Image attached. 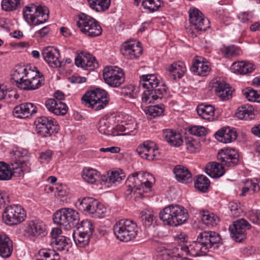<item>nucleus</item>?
Here are the masks:
<instances>
[{
	"instance_id": "nucleus-1",
	"label": "nucleus",
	"mask_w": 260,
	"mask_h": 260,
	"mask_svg": "<svg viewBox=\"0 0 260 260\" xmlns=\"http://www.w3.org/2000/svg\"><path fill=\"white\" fill-rule=\"evenodd\" d=\"M221 241L219 235L213 231H204L200 233L197 241L193 242L188 246H182L181 250L186 254L192 256L205 255L209 249L218 244Z\"/></svg>"
},
{
	"instance_id": "nucleus-2",
	"label": "nucleus",
	"mask_w": 260,
	"mask_h": 260,
	"mask_svg": "<svg viewBox=\"0 0 260 260\" xmlns=\"http://www.w3.org/2000/svg\"><path fill=\"white\" fill-rule=\"evenodd\" d=\"M139 86L146 89L142 95V101L146 104L153 103L158 99H161L167 89L165 84H160L154 74L141 76L140 77Z\"/></svg>"
},
{
	"instance_id": "nucleus-3",
	"label": "nucleus",
	"mask_w": 260,
	"mask_h": 260,
	"mask_svg": "<svg viewBox=\"0 0 260 260\" xmlns=\"http://www.w3.org/2000/svg\"><path fill=\"white\" fill-rule=\"evenodd\" d=\"M159 215L165 224L172 226L181 225L188 219L186 210L183 206L177 204L166 207L160 212Z\"/></svg>"
},
{
	"instance_id": "nucleus-4",
	"label": "nucleus",
	"mask_w": 260,
	"mask_h": 260,
	"mask_svg": "<svg viewBox=\"0 0 260 260\" xmlns=\"http://www.w3.org/2000/svg\"><path fill=\"white\" fill-rule=\"evenodd\" d=\"M108 93L104 89L97 88L89 90L83 95L82 104L95 111L104 109L109 103Z\"/></svg>"
},
{
	"instance_id": "nucleus-5",
	"label": "nucleus",
	"mask_w": 260,
	"mask_h": 260,
	"mask_svg": "<svg viewBox=\"0 0 260 260\" xmlns=\"http://www.w3.org/2000/svg\"><path fill=\"white\" fill-rule=\"evenodd\" d=\"M78 209L92 218H102L106 212V208L97 200L84 197L79 199L75 204Z\"/></svg>"
},
{
	"instance_id": "nucleus-6",
	"label": "nucleus",
	"mask_w": 260,
	"mask_h": 260,
	"mask_svg": "<svg viewBox=\"0 0 260 260\" xmlns=\"http://www.w3.org/2000/svg\"><path fill=\"white\" fill-rule=\"evenodd\" d=\"M53 219L54 223L69 230L78 225L80 218L79 213L75 210L63 208L55 212Z\"/></svg>"
},
{
	"instance_id": "nucleus-7",
	"label": "nucleus",
	"mask_w": 260,
	"mask_h": 260,
	"mask_svg": "<svg viewBox=\"0 0 260 260\" xmlns=\"http://www.w3.org/2000/svg\"><path fill=\"white\" fill-rule=\"evenodd\" d=\"M49 11L45 6H37L34 4L26 6L23 9L24 19L34 25L43 24L49 19Z\"/></svg>"
},
{
	"instance_id": "nucleus-8",
	"label": "nucleus",
	"mask_w": 260,
	"mask_h": 260,
	"mask_svg": "<svg viewBox=\"0 0 260 260\" xmlns=\"http://www.w3.org/2000/svg\"><path fill=\"white\" fill-rule=\"evenodd\" d=\"M138 175V173L136 172L127 178L125 182L127 188L125 192L127 198H128L132 193H135L136 190L140 189L141 186L143 185L147 188H151L154 181L153 176L148 172L144 173L141 175V180Z\"/></svg>"
},
{
	"instance_id": "nucleus-9",
	"label": "nucleus",
	"mask_w": 260,
	"mask_h": 260,
	"mask_svg": "<svg viewBox=\"0 0 260 260\" xmlns=\"http://www.w3.org/2000/svg\"><path fill=\"white\" fill-rule=\"evenodd\" d=\"M77 17L78 20L76 25L83 34L90 37H98L102 34V27L95 19L83 13Z\"/></svg>"
},
{
	"instance_id": "nucleus-10",
	"label": "nucleus",
	"mask_w": 260,
	"mask_h": 260,
	"mask_svg": "<svg viewBox=\"0 0 260 260\" xmlns=\"http://www.w3.org/2000/svg\"><path fill=\"white\" fill-rule=\"evenodd\" d=\"M114 233L116 238L123 242H128L137 235V224L130 220H121L117 222L113 228Z\"/></svg>"
},
{
	"instance_id": "nucleus-11",
	"label": "nucleus",
	"mask_w": 260,
	"mask_h": 260,
	"mask_svg": "<svg viewBox=\"0 0 260 260\" xmlns=\"http://www.w3.org/2000/svg\"><path fill=\"white\" fill-rule=\"evenodd\" d=\"M35 123L37 134L42 137H50L53 134L57 133L59 129L56 121L51 117H39Z\"/></svg>"
},
{
	"instance_id": "nucleus-12",
	"label": "nucleus",
	"mask_w": 260,
	"mask_h": 260,
	"mask_svg": "<svg viewBox=\"0 0 260 260\" xmlns=\"http://www.w3.org/2000/svg\"><path fill=\"white\" fill-rule=\"evenodd\" d=\"M25 211L18 205L6 207L3 214L4 222L9 225L19 224L25 220Z\"/></svg>"
},
{
	"instance_id": "nucleus-13",
	"label": "nucleus",
	"mask_w": 260,
	"mask_h": 260,
	"mask_svg": "<svg viewBox=\"0 0 260 260\" xmlns=\"http://www.w3.org/2000/svg\"><path fill=\"white\" fill-rule=\"evenodd\" d=\"M103 77L105 82L110 86L117 87L124 81L122 70L116 67H108L103 70Z\"/></svg>"
},
{
	"instance_id": "nucleus-14",
	"label": "nucleus",
	"mask_w": 260,
	"mask_h": 260,
	"mask_svg": "<svg viewBox=\"0 0 260 260\" xmlns=\"http://www.w3.org/2000/svg\"><path fill=\"white\" fill-rule=\"evenodd\" d=\"M251 227L248 222L244 218L238 219L230 226L229 231L232 238L236 242H241L246 238V231Z\"/></svg>"
},
{
	"instance_id": "nucleus-15",
	"label": "nucleus",
	"mask_w": 260,
	"mask_h": 260,
	"mask_svg": "<svg viewBox=\"0 0 260 260\" xmlns=\"http://www.w3.org/2000/svg\"><path fill=\"white\" fill-rule=\"evenodd\" d=\"M189 21L198 31H205L209 28L210 22L198 9L193 8L189 11Z\"/></svg>"
},
{
	"instance_id": "nucleus-16",
	"label": "nucleus",
	"mask_w": 260,
	"mask_h": 260,
	"mask_svg": "<svg viewBox=\"0 0 260 260\" xmlns=\"http://www.w3.org/2000/svg\"><path fill=\"white\" fill-rule=\"evenodd\" d=\"M43 84L44 79L39 71L35 72L29 70L27 78L24 80V82L19 83V88L25 90H33L38 89Z\"/></svg>"
},
{
	"instance_id": "nucleus-17",
	"label": "nucleus",
	"mask_w": 260,
	"mask_h": 260,
	"mask_svg": "<svg viewBox=\"0 0 260 260\" xmlns=\"http://www.w3.org/2000/svg\"><path fill=\"white\" fill-rule=\"evenodd\" d=\"M11 165L13 170H16L18 174L25 171L26 161L27 159V152L22 149H16L11 153Z\"/></svg>"
},
{
	"instance_id": "nucleus-18",
	"label": "nucleus",
	"mask_w": 260,
	"mask_h": 260,
	"mask_svg": "<svg viewBox=\"0 0 260 260\" xmlns=\"http://www.w3.org/2000/svg\"><path fill=\"white\" fill-rule=\"evenodd\" d=\"M218 160L228 167H233L237 165L239 160L238 152L234 149L220 150L217 155Z\"/></svg>"
},
{
	"instance_id": "nucleus-19",
	"label": "nucleus",
	"mask_w": 260,
	"mask_h": 260,
	"mask_svg": "<svg viewBox=\"0 0 260 260\" xmlns=\"http://www.w3.org/2000/svg\"><path fill=\"white\" fill-rule=\"evenodd\" d=\"M75 63L77 67L88 71H92L99 66L94 57L89 53L83 52L77 53Z\"/></svg>"
},
{
	"instance_id": "nucleus-20",
	"label": "nucleus",
	"mask_w": 260,
	"mask_h": 260,
	"mask_svg": "<svg viewBox=\"0 0 260 260\" xmlns=\"http://www.w3.org/2000/svg\"><path fill=\"white\" fill-rule=\"evenodd\" d=\"M142 51V48L139 45V43H136L134 41L125 42L120 48L121 54L127 59L138 58L141 55Z\"/></svg>"
},
{
	"instance_id": "nucleus-21",
	"label": "nucleus",
	"mask_w": 260,
	"mask_h": 260,
	"mask_svg": "<svg viewBox=\"0 0 260 260\" xmlns=\"http://www.w3.org/2000/svg\"><path fill=\"white\" fill-rule=\"evenodd\" d=\"M42 54L44 60L52 68H60L62 62L59 60V50L53 47L48 46L42 50Z\"/></svg>"
},
{
	"instance_id": "nucleus-22",
	"label": "nucleus",
	"mask_w": 260,
	"mask_h": 260,
	"mask_svg": "<svg viewBox=\"0 0 260 260\" xmlns=\"http://www.w3.org/2000/svg\"><path fill=\"white\" fill-rule=\"evenodd\" d=\"M37 112L36 106L31 103H24L16 106L13 109V115L19 118H26Z\"/></svg>"
},
{
	"instance_id": "nucleus-23",
	"label": "nucleus",
	"mask_w": 260,
	"mask_h": 260,
	"mask_svg": "<svg viewBox=\"0 0 260 260\" xmlns=\"http://www.w3.org/2000/svg\"><path fill=\"white\" fill-rule=\"evenodd\" d=\"M13 251V243L8 235L0 232V256L4 258L10 257Z\"/></svg>"
},
{
	"instance_id": "nucleus-24",
	"label": "nucleus",
	"mask_w": 260,
	"mask_h": 260,
	"mask_svg": "<svg viewBox=\"0 0 260 260\" xmlns=\"http://www.w3.org/2000/svg\"><path fill=\"white\" fill-rule=\"evenodd\" d=\"M215 138L223 143H229L235 141L237 137V133L229 127L222 128L215 134Z\"/></svg>"
},
{
	"instance_id": "nucleus-25",
	"label": "nucleus",
	"mask_w": 260,
	"mask_h": 260,
	"mask_svg": "<svg viewBox=\"0 0 260 260\" xmlns=\"http://www.w3.org/2000/svg\"><path fill=\"white\" fill-rule=\"evenodd\" d=\"M216 94L222 100L226 101L232 97V88L223 81H217L214 85Z\"/></svg>"
},
{
	"instance_id": "nucleus-26",
	"label": "nucleus",
	"mask_w": 260,
	"mask_h": 260,
	"mask_svg": "<svg viewBox=\"0 0 260 260\" xmlns=\"http://www.w3.org/2000/svg\"><path fill=\"white\" fill-rule=\"evenodd\" d=\"M204 60L202 57H196L191 68L192 72L197 73L200 76H206L210 71V68L208 63Z\"/></svg>"
},
{
	"instance_id": "nucleus-27",
	"label": "nucleus",
	"mask_w": 260,
	"mask_h": 260,
	"mask_svg": "<svg viewBox=\"0 0 260 260\" xmlns=\"http://www.w3.org/2000/svg\"><path fill=\"white\" fill-rule=\"evenodd\" d=\"M176 179L179 182L188 183L192 181V175L190 171L186 168L177 165L173 170Z\"/></svg>"
},
{
	"instance_id": "nucleus-28",
	"label": "nucleus",
	"mask_w": 260,
	"mask_h": 260,
	"mask_svg": "<svg viewBox=\"0 0 260 260\" xmlns=\"http://www.w3.org/2000/svg\"><path fill=\"white\" fill-rule=\"evenodd\" d=\"M223 165L213 161L207 164L206 167V173L212 178L220 177L225 173Z\"/></svg>"
},
{
	"instance_id": "nucleus-29",
	"label": "nucleus",
	"mask_w": 260,
	"mask_h": 260,
	"mask_svg": "<svg viewBox=\"0 0 260 260\" xmlns=\"http://www.w3.org/2000/svg\"><path fill=\"white\" fill-rule=\"evenodd\" d=\"M30 69H27L23 66H17L14 68L12 79L16 82V86L19 88L20 82H24L29 74Z\"/></svg>"
},
{
	"instance_id": "nucleus-30",
	"label": "nucleus",
	"mask_w": 260,
	"mask_h": 260,
	"mask_svg": "<svg viewBox=\"0 0 260 260\" xmlns=\"http://www.w3.org/2000/svg\"><path fill=\"white\" fill-rule=\"evenodd\" d=\"M166 69L174 80L182 78L186 71L184 64L182 62H174L170 64Z\"/></svg>"
},
{
	"instance_id": "nucleus-31",
	"label": "nucleus",
	"mask_w": 260,
	"mask_h": 260,
	"mask_svg": "<svg viewBox=\"0 0 260 260\" xmlns=\"http://www.w3.org/2000/svg\"><path fill=\"white\" fill-rule=\"evenodd\" d=\"M254 68L253 64L244 61L235 62L232 64V70L235 73L246 74L251 73Z\"/></svg>"
},
{
	"instance_id": "nucleus-32",
	"label": "nucleus",
	"mask_w": 260,
	"mask_h": 260,
	"mask_svg": "<svg viewBox=\"0 0 260 260\" xmlns=\"http://www.w3.org/2000/svg\"><path fill=\"white\" fill-rule=\"evenodd\" d=\"M198 115L203 119L210 120L214 115L215 109L211 105H199L197 108Z\"/></svg>"
},
{
	"instance_id": "nucleus-33",
	"label": "nucleus",
	"mask_w": 260,
	"mask_h": 260,
	"mask_svg": "<svg viewBox=\"0 0 260 260\" xmlns=\"http://www.w3.org/2000/svg\"><path fill=\"white\" fill-rule=\"evenodd\" d=\"M122 179V176L118 171H112L108 173L107 175H102L100 179L101 183L102 185H106L108 187L110 184L114 183L116 182H120Z\"/></svg>"
},
{
	"instance_id": "nucleus-34",
	"label": "nucleus",
	"mask_w": 260,
	"mask_h": 260,
	"mask_svg": "<svg viewBox=\"0 0 260 260\" xmlns=\"http://www.w3.org/2000/svg\"><path fill=\"white\" fill-rule=\"evenodd\" d=\"M44 224L42 222L30 221L26 231L32 236H38L45 232Z\"/></svg>"
},
{
	"instance_id": "nucleus-35",
	"label": "nucleus",
	"mask_w": 260,
	"mask_h": 260,
	"mask_svg": "<svg viewBox=\"0 0 260 260\" xmlns=\"http://www.w3.org/2000/svg\"><path fill=\"white\" fill-rule=\"evenodd\" d=\"M89 7L96 12H103L108 9L111 0H87Z\"/></svg>"
},
{
	"instance_id": "nucleus-36",
	"label": "nucleus",
	"mask_w": 260,
	"mask_h": 260,
	"mask_svg": "<svg viewBox=\"0 0 260 260\" xmlns=\"http://www.w3.org/2000/svg\"><path fill=\"white\" fill-rule=\"evenodd\" d=\"M139 218L145 227H150L156 219L153 212L147 209L140 212Z\"/></svg>"
},
{
	"instance_id": "nucleus-37",
	"label": "nucleus",
	"mask_w": 260,
	"mask_h": 260,
	"mask_svg": "<svg viewBox=\"0 0 260 260\" xmlns=\"http://www.w3.org/2000/svg\"><path fill=\"white\" fill-rule=\"evenodd\" d=\"M82 178L87 183H94L100 176V173L96 170L91 168H85L83 170Z\"/></svg>"
},
{
	"instance_id": "nucleus-38",
	"label": "nucleus",
	"mask_w": 260,
	"mask_h": 260,
	"mask_svg": "<svg viewBox=\"0 0 260 260\" xmlns=\"http://www.w3.org/2000/svg\"><path fill=\"white\" fill-rule=\"evenodd\" d=\"M69 241L70 239L65 236H59L56 239L52 240L50 244L58 251L66 250L68 251Z\"/></svg>"
},
{
	"instance_id": "nucleus-39",
	"label": "nucleus",
	"mask_w": 260,
	"mask_h": 260,
	"mask_svg": "<svg viewBox=\"0 0 260 260\" xmlns=\"http://www.w3.org/2000/svg\"><path fill=\"white\" fill-rule=\"evenodd\" d=\"M210 182L205 176L201 175L197 177L194 181V187L202 192H206L208 190Z\"/></svg>"
},
{
	"instance_id": "nucleus-40",
	"label": "nucleus",
	"mask_w": 260,
	"mask_h": 260,
	"mask_svg": "<svg viewBox=\"0 0 260 260\" xmlns=\"http://www.w3.org/2000/svg\"><path fill=\"white\" fill-rule=\"evenodd\" d=\"M253 108L252 106L246 104L238 108L236 116L241 120H247L249 117L253 114Z\"/></svg>"
},
{
	"instance_id": "nucleus-41",
	"label": "nucleus",
	"mask_w": 260,
	"mask_h": 260,
	"mask_svg": "<svg viewBox=\"0 0 260 260\" xmlns=\"http://www.w3.org/2000/svg\"><path fill=\"white\" fill-rule=\"evenodd\" d=\"M77 230L82 233L91 237L94 231V227L93 223L89 220H83L76 226Z\"/></svg>"
},
{
	"instance_id": "nucleus-42",
	"label": "nucleus",
	"mask_w": 260,
	"mask_h": 260,
	"mask_svg": "<svg viewBox=\"0 0 260 260\" xmlns=\"http://www.w3.org/2000/svg\"><path fill=\"white\" fill-rule=\"evenodd\" d=\"M7 164L0 161V180H9L11 179L13 174L18 173L16 170H12Z\"/></svg>"
},
{
	"instance_id": "nucleus-43",
	"label": "nucleus",
	"mask_w": 260,
	"mask_h": 260,
	"mask_svg": "<svg viewBox=\"0 0 260 260\" xmlns=\"http://www.w3.org/2000/svg\"><path fill=\"white\" fill-rule=\"evenodd\" d=\"M260 190V187L258 184L257 179L247 180L245 182V186L243 187L241 196H244L248 191H251L252 193L258 192Z\"/></svg>"
},
{
	"instance_id": "nucleus-44",
	"label": "nucleus",
	"mask_w": 260,
	"mask_h": 260,
	"mask_svg": "<svg viewBox=\"0 0 260 260\" xmlns=\"http://www.w3.org/2000/svg\"><path fill=\"white\" fill-rule=\"evenodd\" d=\"M1 5L3 10L13 11L21 8V0H3Z\"/></svg>"
},
{
	"instance_id": "nucleus-45",
	"label": "nucleus",
	"mask_w": 260,
	"mask_h": 260,
	"mask_svg": "<svg viewBox=\"0 0 260 260\" xmlns=\"http://www.w3.org/2000/svg\"><path fill=\"white\" fill-rule=\"evenodd\" d=\"M110 127V120L105 118H101L97 125L99 132L107 136H111V129H109Z\"/></svg>"
},
{
	"instance_id": "nucleus-46",
	"label": "nucleus",
	"mask_w": 260,
	"mask_h": 260,
	"mask_svg": "<svg viewBox=\"0 0 260 260\" xmlns=\"http://www.w3.org/2000/svg\"><path fill=\"white\" fill-rule=\"evenodd\" d=\"M202 220L204 223L207 225L214 226L217 224L219 218L214 214H209L208 212L204 211L202 215Z\"/></svg>"
},
{
	"instance_id": "nucleus-47",
	"label": "nucleus",
	"mask_w": 260,
	"mask_h": 260,
	"mask_svg": "<svg viewBox=\"0 0 260 260\" xmlns=\"http://www.w3.org/2000/svg\"><path fill=\"white\" fill-rule=\"evenodd\" d=\"M244 94L249 101L260 102V90L257 91L248 87L244 90Z\"/></svg>"
},
{
	"instance_id": "nucleus-48",
	"label": "nucleus",
	"mask_w": 260,
	"mask_h": 260,
	"mask_svg": "<svg viewBox=\"0 0 260 260\" xmlns=\"http://www.w3.org/2000/svg\"><path fill=\"white\" fill-rule=\"evenodd\" d=\"M164 111V106L157 105L148 106L147 109L145 110V113L148 116L155 117L161 115Z\"/></svg>"
},
{
	"instance_id": "nucleus-49",
	"label": "nucleus",
	"mask_w": 260,
	"mask_h": 260,
	"mask_svg": "<svg viewBox=\"0 0 260 260\" xmlns=\"http://www.w3.org/2000/svg\"><path fill=\"white\" fill-rule=\"evenodd\" d=\"M221 51L226 57L235 56L239 54L238 48L234 45L223 46L221 48Z\"/></svg>"
},
{
	"instance_id": "nucleus-50",
	"label": "nucleus",
	"mask_w": 260,
	"mask_h": 260,
	"mask_svg": "<svg viewBox=\"0 0 260 260\" xmlns=\"http://www.w3.org/2000/svg\"><path fill=\"white\" fill-rule=\"evenodd\" d=\"M73 235L76 244L79 247H83L87 245L89 243V240L91 237L88 235L82 234L81 233L79 232V236L77 239L74 236V234Z\"/></svg>"
},
{
	"instance_id": "nucleus-51",
	"label": "nucleus",
	"mask_w": 260,
	"mask_h": 260,
	"mask_svg": "<svg viewBox=\"0 0 260 260\" xmlns=\"http://www.w3.org/2000/svg\"><path fill=\"white\" fill-rule=\"evenodd\" d=\"M188 131L190 134L199 137L205 136L207 134L206 128L201 126H192L189 128Z\"/></svg>"
},
{
	"instance_id": "nucleus-52",
	"label": "nucleus",
	"mask_w": 260,
	"mask_h": 260,
	"mask_svg": "<svg viewBox=\"0 0 260 260\" xmlns=\"http://www.w3.org/2000/svg\"><path fill=\"white\" fill-rule=\"evenodd\" d=\"M54 108V114L56 115H64L67 113L68 110L67 105L62 102L57 101Z\"/></svg>"
},
{
	"instance_id": "nucleus-53",
	"label": "nucleus",
	"mask_w": 260,
	"mask_h": 260,
	"mask_svg": "<svg viewBox=\"0 0 260 260\" xmlns=\"http://www.w3.org/2000/svg\"><path fill=\"white\" fill-rule=\"evenodd\" d=\"M248 218L254 224H260V210H251L248 212Z\"/></svg>"
},
{
	"instance_id": "nucleus-54",
	"label": "nucleus",
	"mask_w": 260,
	"mask_h": 260,
	"mask_svg": "<svg viewBox=\"0 0 260 260\" xmlns=\"http://www.w3.org/2000/svg\"><path fill=\"white\" fill-rule=\"evenodd\" d=\"M18 99V95L14 91L7 90L5 92L4 100L8 104H14Z\"/></svg>"
},
{
	"instance_id": "nucleus-55",
	"label": "nucleus",
	"mask_w": 260,
	"mask_h": 260,
	"mask_svg": "<svg viewBox=\"0 0 260 260\" xmlns=\"http://www.w3.org/2000/svg\"><path fill=\"white\" fill-rule=\"evenodd\" d=\"M182 139L181 138V136L180 134L176 133V131L174 132L173 134V136L169 140V143L173 146H179L182 143Z\"/></svg>"
},
{
	"instance_id": "nucleus-56",
	"label": "nucleus",
	"mask_w": 260,
	"mask_h": 260,
	"mask_svg": "<svg viewBox=\"0 0 260 260\" xmlns=\"http://www.w3.org/2000/svg\"><path fill=\"white\" fill-rule=\"evenodd\" d=\"M229 208L233 216L238 217L240 215L242 209L239 204L234 202H231L229 204Z\"/></svg>"
},
{
	"instance_id": "nucleus-57",
	"label": "nucleus",
	"mask_w": 260,
	"mask_h": 260,
	"mask_svg": "<svg viewBox=\"0 0 260 260\" xmlns=\"http://www.w3.org/2000/svg\"><path fill=\"white\" fill-rule=\"evenodd\" d=\"M176 255L170 249H163L159 254V257L161 260H171Z\"/></svg>"
},
{
	"instance_id": "nucleus-58",
	"label": "nucleus",
	"mask_w": 260,
	"mask_h": 260,
	"mask_svg": "<svg viewBox=\"0 0 260 260\" xmlns=\"http://www.w3.org/2000/svg\"><path fill=\"white\" fill-rule=\"evenodd\" d=\"M186 149L190 152L193 153L196 151L198 143L196 140L192 138H188L185 140Z\"/></svg>"
},
{
	"instance_id": "nucleus-59",
	"label": "nucleus",
	"mask_w": 260,
	"mask_h": 260,
	"mask_svg": "<svg viewBox=\"0 0 260 260\" xmlns=\"http://www.w3.org/2000/svg\"><path fill=\"white\" fill-rule=\"evenodd\" d=\"M41 255H43L47 260H59V256L58 253L55 252L54 251L50 250L49 251H42L40 252Z\"/></svg>"
},
{
	"instance_id": "nucleus-60",
	"label": "nucleus",
	"mask_w": 260,
	"mask_h": 260,
	"mask_svg": "<svg viewBox=\"0 0 260 260\" xmlns=\"http://www.w3.org/2000/svg\"><path fill=\"white\" fill-rule=\"evenodd\" d=\"M148 160H154L158 159L160 156L159 152L157 148H154L152 146H151V148H150Z\"/></svg>"
},
{
	"instance_id": "nucleus-61",
	"label": "nucleus",
	"mask_w": 260,
	"mask_h": 260,
	"mask_svg": "<svg viewBox=\"0 0 260 260\" xmlns=\"http://www.w3.org/2000/svg\"><path fill=\"white\" fill-rule=\"evenodd\" d=\"M127 127H125L123 125H118L115 127H114L112 129H111V136H121V134H120L119 132H122L125 131L126 129H128V125L126 124Z\"/></svg>"
},
{
	"instance_id": "nucleus-62",
	"label": "nucleus",
	"mask_w": 260,
	"mask_h": 260,
	"mask_svg": "<svg viewBox=\"0 0 260 260\" xmlns=\"http://www.w3.org/2000/svg\"><path fill=\"white\" fill-rule=\"evenodd\" d=\"M154 0H143L142 3V5L144 9H147L150 12H154V8L156 6L154 4Z\"/></svg>"
},
{
	"instance_id": "nucleus-63",
	"label": "nucleus",
	"mask_w": 260,
	"mask_h": 260,
	"mask_svg": "<svg viewBox=\"0 0 260 260\" xmlns=\"http://www.w3.org/2000/svg\"><path fill=\"white\" fill-rule=\"evenodd\" d=\"M52 155V152L50 150H47L45 152H42L41 153L40 155V158L41 159V162L42 163L44 162L45 161H49Z\"/></svg>"
},
{
	"instance_id": "nucleus-64",
	"label": "nucleus",
	"mask_w": 260,
	"mask_h": 260,
	"mask_svg": "<svg viewBox=\"0 0 260 260\" xmlns=\"http://www.w3.org/2000/svg\"><path fill=\"white\" fill-rule=\"evenodd\" d=\"M55 189L60 197H64L67 195V191L66 190V186L62 184L55 185Z\"/></svg>"
}]
</instances>
